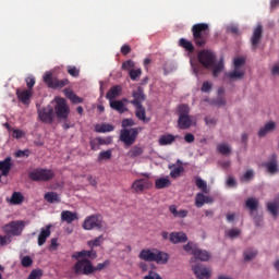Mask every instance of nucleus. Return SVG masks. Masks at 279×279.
I'll use <instances>...</instances> for the list:
<instances>
[{
	"instance_id": "nucleus-48",
	"label": "nucleus",
	"mask_w": 279,
	"mask_h": 279,
	"mask_svg": "<svg viewBox=\"0 0 279 279\" xmlns=\"http://www.w3.org/2000/svg\"><path fill=\"white\" fill-rule=\"evenodd\" d=\"M183 172H184V167L179 166L170 171V178H173V179L180 178V175H182Z\"/></svg>"
},
{
	"instance_id": "nucleus-15",
	"label": "nucleus",
	"mask_w": 279,
	"mask_h": 279,
	"mask_svg": "<svg viewBox=\"0 0 279 279\" xmlns=\"http://www.w3.org/2000/svg\"><path fill=\"white\" fill-rule=\"evenodd\" d=\"M260 40H263V25H257L251 37V49L252 51H256L258 49V45H260Z\"/></svg>"
},
{
	"instance_id": "nucleus-7",
	"label": "nucleus",
	"mask_w": 279,
	"mask_h": 279,
	"mask_svg": "<svg viewBox=\"0 0 279 279\" xmlns=\"http://www.w3.org/2000/svg\"><path fill=\"white\" fill-rule=\"evenodd\" d=\"M183 250L189 254H193L196 260H202V262L210 260V253L197 247V244L193 242H189L187 244L183 245Z\"/></svg>"
},
{
	"instance_id": "nucleus-16",
	"label": "nucleus",
	"mask_w": 279,
	"mask_h": 279,
	"mask_svg": "<svg viewBox=\"0 0 279 279\" xmlns=\"http://www.w3.org/2000/svg\"><path fill=\"white\" fill-rule=\"evenodd\" d=\"M38 117L43 123H48V125H51V123H53V107L48 106L41 110H38Z\"/></svg>"
},
{
	"instance_id": "nucleus-58",
	"label": "nucleus",
	"mask_w": 279,
	"mask_h": 279,
	"mask_svg": "<svg viewBox=\"0 0 279 279\" xmlns=\"http://www.w3.org/2000/svg\"><path fill=\"white\" fill-rule=\"evenodd\" d=\"M96 141H98V145H110V143H112V137H96Z\"/></svg>"
},
{
	"instance_id": "nucleus-36",
	"label": "nucleus",
	"mask_w": 279,
	"mask_h": 279,
	"mask_svg": "<svg viewBox=\"0 0 279 279\" xmlns=\"http://www.w3.org/2000/svg\"><path fill=\"white\" fill-rule=\"evenodd\" d=\"M10 202L14 206H19L20 204H23V202H25V196H23L21 192H13Z\"/></svg>"
},
{
	"instance_id": "nucleus-14",
	"label": "nucleus",
	"mask_w": 279,
	"mask_h": 279,
	"mask_svg": "<svg viewBox=\"0 0 279 279\" xmlns=\"http://www.w3.org/2000/svg\"><path fill=\"white\" fill-rule=\"evenodd\" d=\"M154 186V183L149 179H137L132 183V189L135 193H143Z\"/></svg>"
},
{
	"instance_id": "nucleus-63",
	"label": "nucleus",
	"mask_w": 279,
	"mask_h": 279,
	"mask_svg": "<svg viewBox=\"0 0 279 279\" xmlns=\"http://www.w3.org/2000/svg\"><path fill=\"white\" fill-rule=\"evenodd\" d=\"M185 143H195V135L193 133H186L184 135Z\"/></svg>"
},
{
	"instance_id": "nucleus-9",
	"label": "nucleus",
	"mask_w": 279,
	"mask_h": 279,
	"mask_svg": "<svg viewBox=\"0 0 279 279\" xmlns=\"http://www.w3.org/2000/svg\"><path fill=\"white\" fill-rule=\"evenodd\" d=\"M245 65V59L244 58H235L233 61L234 70L232 72L226 73V77H229V80H243L245 76V70L243 66Z\"/></svg>"
},
{
	"instance_id": "nucleus-20",
	"label": "nucleus",
	"mask_w": 279,
	"mask_h": 279,
	"mask_svg": "<svg viewBox=\"0 0 279 279\" xmlns=\"http://www.w3.org/2000/svg\"><path fill=\"white\" fill-rule=\"evenodd\" d=\"M33 92L31 89H16V96L20 101L24 104V106H29V100L32 99Z\"/></svg>"
},
{
	"instance_id": "nucleus-33",
	"label": "nucleus",
	"mask_w": 279,
	"mask_h": 279,
	"mask_svg": "<svg viewBox=\"0 0 279 279\" xmlns=\"http://www.w3.org/2000/svg\"><path fill=\"white\" fill-rule=\"evenodd\" d=\"M276 130V122H268L264 128L259 129L258 136L263 138V136H267L269 132H274Z\"/></svg>"
},
{
	"instance_id": "nucleus-57",
	"label": "nucleus",
	"mask_w": 279,
	"mask_h": 279,
	"mask_svg": "<svg viewBox=\"0 0 279 279\" xmlns=\"http://www.w3.org/2000/svg\"><path fill=\"white\" fill-rule=\"evenodd\" d=\"M26 82V86L28 88V90H32L34 88V86L36 85V78L29 76L25 80Z\"/></svg>"
},
{
	"instance_id": "nucleus-43",
	"label": "nucleus",
	"mask_w": 279,
	"mask_h": 279,
	"mask_svg": "<svg viewBox=\"0 0 279 279\" xmlns=\"http://www.w3.org/2000/svg\"><path fill=\"white\" fill-rule=\"evenodd\" d=\"M141 75H143V70L141 68L129 71V77L132 82H136Z\"/></svg>"
},
{
	"instance_id": "nucleus-10",
	"label": "nucleus",
	"mask_w": 279,
	"mask_h": 279,
	"mask_svg": "<svg viewBox=\"0 0 279 279\" xmlns=\"http://www.w3.org/2000/svg\"><path fill=\"white\" fill-rule=\"evenodd\" d=\"M198 62L204 66V69H213L215 62H217V56L210 50H201L198 52Z\"/></svg>"
},
{
	"instance_id": "nucleus-53",
	"label": "nucleus",
	"mask_w": 279,
	"mask_h": 279,
	"mask_svg": "<svg viewBox=\"0 0 279 279\" xmlns=\"http://www.w3.org/2000/svg\"><path fill=\"white\" fill-rule=\"evenodd\" d=\"M192 69L195 75H204V68L199 64H192Z\"/></svg>"
},
{
	"instance_id": "nucleus-1",
	"label": "nucleus",
	"mask_w": 279,
	"mask_h": 279,
	"mask_svg": "<svg viewBox=\"0 0 279 279\" xmlns=\"http://www.w3.org/2000/svg\"><path fill=\"white\" fill-rule=\"evenodd\" d=\"M110 265V260L106 259L102 263H98L96 266L93 265V262L86 257L78 259L75 264H74V274L76 276H80L81 274L83 276H93V274H95V271H104V269L106 267H109Z\"/></svg>"
},
{
	"instance_id": "nucleus-51",
	"label": "nucleus",
	"mask_w": 279,
	"mask_h": 279,
	"mask_svg": "<svg viewBox=\"0 0 279 279\" xmlns=\"http://www.w3.org/2000/svg\"><path fill=\"white\" fill-rule=\"evenodd\" d=\"M202 93H208L209 90H213V83L205 81L201 87Z\"/></svg>"
},
{
	"instance_id": "nucleus-22",
	"label": "nucleus",
	"mask_w": 279,
	"mask_h": 279,
	"mask_svg": "<svg viewBox=\"0 0 279 279\" xmlns=\"http://www.w3.org/2000/svg\"><path fill=\"white\" fill-rule=\"evenodd\" d=\"M155 255L156 248H144L140 252L138 258H141V260H145L146 263H154Z\"/></svg>"
},
{
	"instance_id": "nucleus-27",
	"label": "nucleus",
	"mask_w": 279,
	"mask_h": 279,
	"mask_svg": "<svg viewBox=\"0 0 279 279\" xmlns=\"http://www.w3.org/2000/svg\"><path fill=\"white\" fill-rule=\"evenodd\" d=\"M169 239H170V242L174 244L186 243V241H189V238L184 232H172L170 233Z\"/></svg>"
},
{
	"instance_id": "nucleus-41",
	"label": "nucleus",
	"mask_w": 279,
	"mask_h": 279,
	"mask_svg": "<svg viewBox=\"0 0 279 279\" xmlns=\"http://www.w3.org/2000/svg\"><path fill=\"white\" fill-rule=\"evenodd\" d=\"M211 69H213V75L215 77H219V73H221V71H223V59H220L218 63L216 61L215 65L211 66Z\"/></svg>"
},
{
	"instance_id": "nucleus-13",
	"label": "nucleus",
	"mask_w": 279,
	"mask_h": 279,
	"mask_svg": "<svg viewBox=\"0 0 279 279\" xmlns=\"http://www.w3.org/2000/svg\"><path fill=\"white\" fill-rule=\"evenodd\" d=\"M44 82L47 84L48 88H64V86H69V78L58 80L53 77L51 72H47L44 75Z\"/></svg>"
},
{
	"instance_id": "nucleus-30",
	"label": "nucleus",
	"mask_w": 279,
	"mask_h": 279,
	"mask_svg": "<svg viewBox=\"0 0 279 279\" xmlns=\"http://www.w3.org/2000/svg\"><path fill=\"white\" fill-rule=\"evenodd\" d=\"M95 132L106 134V132H114V125L110 123H100L95 125Z\"/></svg>"
},
{
	"instance_id": "nucleus-42",
	"label": "nucleus",
	"mask_w": 279,
	"mask_h": 279,
	"mask_svg": "<svg viewBox=\"0 0 279 279\" xmlns=\"http://www.w3.org/2000/svg\"><path fill=\"white\" fill-rule=\"evenodd\" d=\"M267 210L274 219H278V203H267Z\"/></svg>"
},
{
	"instance_id": "nucleus-28",
	"label": "nucleus",
	"mask_w": 279,
	"mask_h": 279,
	"mask_svg": "<svg viewBox=\"0 0 279 279\" xmlns=\"http://www.w3.org/2000/svg\"><path fill=\"white\" fill-rule=\"evenodd\" d=\"M63 93L72 104H84V98L77 96L73 90L65 88Z\"/></svg>"
},
{
	"instance_id": "nucleus-11",
	"label": "nucleus",
	"mask_w": 279,
	"mask_h": 279,
	"mask_svg": "<svg viewBox=\"0 0 279 279\" xmlns=\"http://www.w3.org/2000/svg\"><path fill=\"white\" fill-rule=\"evenodd\" d=\"M24 229L25 221L23 220L11 221L3 227L5 234H9V236H21V234H23Z\"/></svg>"
},
{
	"instance_id": "nucleus-12",
	"label": "nucleus",
	"mask_w": 279,
	"mask_h": 279,
	"mask_svg": "<svg viewBox=\"0 0 279 279\" xmlns=\"http://www.w3.org/2000/svg\"><path fill=\"white\" fill-rule=\"evenodd\" d=\"M101 230L104 228V217L101 215H92L83 222V230Z\"/></svg>"
},
{
	"instance_id": "nucleus-61",
	"label": "nucleus",
	"mask_w": 279,
	"mask_h": 279,
	"mask_svg": "<svg viewBox=\"0 0 279 279\" xmlns=\"http://www.w3.org/2000/svg\"><path fill=\"white\" fill-rule=\"evenodd\" d=\"M215 106H218V108H221V106H226V98L218 96L217 99L214 101Z\"/></svg>"
},
{
	"instance_id": "nucleus-52",
	"label": "nucleus",
	"mask_w": 279,
	"mask_h": 279,
	"mask_svg": "<svg viewBox=\"0 0 279 279\" xmlns=\"http://www.w3.org/2000/svg\"><path fill=\"white\" fill-rule=\"evenodd\" d=\"M195 183H196L197 189H202V191H206V189L208 186L206 181H203L202 178H197Z\"/></svg>"
},
{
	"instance_id": "nucleus-45",
	"label": "nucleus",
	"mask_w": 279,
	"mask_h": 279,
	"mask_svg": "<svg viewBox=\"0 0 279 279\" xmlns=\"http://www.w3.org/2000/svg\"><path fill=\"white\" fill-rule=\"evenodd\" d=\"M135 66H136V64L134 63V61L132 59H129L122 63V71L130 72V71L134 70Z\"/></svg>"
},
{
	"instance_id": "nucleus-29",
	"label": "nucleus",
	"mask_w": 279,
	"mask_h": 279,
	"mask_svg": "<svg viewBox=\"0 0 279 279\" xmlns=\"http://www.w3.org/2000/svg\"><path fill=\"white\" fill-rule=\"evenodd\" d=\"M109 106L112 110H116L120 114H123V112H128V107H125V104H123V101L121 100H111Z\"/></svg>"
},
{
	"instance_id": "nucleus-6",
	"label": "nucleus",
	"mask_w": 279,
	"mask_h": 279,
	"mask_svg": "<svg viewBox=\"0 0 279 279\" xmlns=\"http://www.w3.org/2000/svg\"><path fill=\"white\" fill-rule=\"evenodd\" d=\"M143 131L142 128L122 129L120 131V141L124 143L126 147L134 145L136 138H138V133Z\"/></svg>"
},
{
	"instance_id": "nucleus-60",
	"label": "nucleus",
	"mask_w": 279,
	"mask_h": 279,
	"mask_svg": "<svg viewBox=\"0 0 279 279\" xmlns=\"http://www.w3.org/2000/svg\"><path fill=\"white\" fill-rule=\"evenodd\" d=\"M135 125L133 119H124L122 120V128H133Z\"/></svg>"
},
{
	"instance_id": "nucleus-39",
	"label": "nucleus",
	"mask_w": 279,
	"mask_h": 279,
	"mask_svg": "<svg viewBox=\"0 0 279 279\" xmlns=\"http://www.w3.org/2000/svg\"><path fill=\"white\" fill-rule=\"evenodd\" d=\"M143 147L134 146L129 150L128 156L129 158H137V156H143Z\"/></svg>"
},
{
	"instance_id": "nucleus-64",
	"label": "nucleus",
	"mask_w": 279,
	"mask_h": 279,
	"mask_svg": "<svg viewBox=\"0 0 279 279\" xmlns=\"http://www.w3.org/2000/svg\"><path fill=\"white\" fill-rule=\"evenodd\" d=\"M270 71H271V75L278 76L279 75V64H274Z\"/></svg>"
},
{
	"instance_id": "nucleus-24",
	"label": "nucleus",
	"mask_w": 279,
	"mask_h": 279,
	"mask_svg": "<svg viewBox=\"0 0 279 279\" xmlns=\"http://www.w3.org/2000/svg\"><path fill=\"white\" fill-rule=\"evenodd\" d=\"M73 258L76 260L80 258H90V260H95V258H97V251L93 248L90 251L83 250L81 252L74 253Z\"/></svg>"
},
{
	"instance_id": "nucleus-25",
	"label": "nucleus",
	"mask_w": 279,
	"mask_h": 279,
	"mask_svg": "<svg viewBox=\"0 0 279 279\" xmlns=\"http://www.w3.org/2000/svg\"><path fill=\"white\" fill-rule=\"evenodd\" d=\"M122 92L123 87H121V85H114L107 92L106 99H108L109 101H114L117 97L121 96Z\"/></svg>"
},
{
	"instance_id": "nucleus-54",
	"label": "nucleus",
	"mask_w": 279,
	"mask_h": 279,
	"mask_svg": "<svg viewBox=\"0 0 279 279\" xmlns=\"http://www.w3.org/2000/svg\"><path fill=\"white\" fill-rule=\"evenodd\" d=\"M228 238L229 239H236V236H239V234H241V230L239 229H230L228 232Z\"/></svg>"
},
{
	"instance_id": "nucleus-44",
	"label": "nucleus",
	"mask_w": 279,
	"mask_h": 279,
	"mask_svg": "<svg viewBox=\"0 0 279 279\" xmlns=\"http://www.w3.org/2000/svg\"><path fill=\"white\" fill-rule=\"evenodd\" d=\"M101 243H104V235H99L94 240L87 242V245L93 250L94 247H100Z\"/></svg>"
},
{
	"instance_id": "nucleus-23",
	"label": "nucleus",
	"mask_w": 279,
	"mask_h": 279,
	"mask_svg": "<svg viewBox=\"0 0 279 279\" xmlns=\"http://www.w3.org/2000/svg\"><path fill=\"white\" fill-rule=\"evenodd\" d=\"M153 263H157V265H167L169 263V254L159 250H155V257Z\"/></svg>"
},
{
	"instance_id": "nucleus-17",
	"label": "nucleus",
	"mask_w": 279,
	"mask_h": 279,
	"mask_svg": "<svg viewBox=\"0 0 279 279\" xmlns=\"http://www.w3.org/2000/svg\"><path fill=\"white\" fill-rule=\"evenodd\" d=\"M192 270L194 271L197 279L210 278V271L208 270V268L204 267V265H194L192 266Z\"/></svg>"
},
{
	"instance_id": "nucleus-3",
	"label": "nucleus",
	"mask_w": 279,
	"mask_h": 279,
	"mask_svg": "<svg viewBox=\"0 0 279 279\" xmlns=\"http://www.w3.org/2000/svg\"><path fill=\"white\" fill-rule=\"evenodd\" d=\"M191 32L195 47L204 49L210 38V26L206 23H197L192 26Z\"/></svg>"
},
{
	"instance_id": "nucleus-59",
	"label": "nucleus",
	"mask_w": 279,
	"mask_h": 279,
	"mask_svg": "<svg viewBox=\"0 0 279 279\" xmlns=\"http://www.w3.org/2000/svg\"><path fill=\"white\" fill-rule=\"evenodd\" d=\"M89 146L93 151L99 150V142L97 141V138L92 140L89 142Z\"/></svg>"
},
{
	"instance_id": "nucleus-38",
	"label": "nucleus",
	"mask_w": 279,
	"mask_h": 279,
	"mask_svg": "<svg viewBox=\"0 0 279 279\" xmlns=\"http://www.w3.org/2000/svg\"><path fill=\"white\" fill-rule=\"evenodd\" d=\"M217 151L222 156H230V154H232V148L228 144H218Z\"/></svg>"
},
{
	"instance_id": "nucleus-4",
	"label": "nucleus",
	"mask_w": 279,
	"mask_h": 279,
	"mask_svg": "<svg viewBox=\"0 0 279 279\" xmlns=\"http://www.w3.org/2000/svg\"><path fill=\"white\" fill-rule=\"evenodd\" d=\"M191 108H189V105L182 104L179 106L178 109V128L179 130H189V128H192L193 125V120L191 119L190 116Z\"/></svg>"
},
{
	"instance_id": "nucleus-50",
	"label": "nucleus",
	"mask_w": 279,
	"mask_h": 279,
	"mask_svg": "<svg viewBox=\"0 0 279 279\" xmlns=\"http://www.w3.org/2000/svg\"><path fill=\"white\" fill-rule=\"evenodd\" d=\"M22 267H32L34 265V259L31 256H24L21 260Z\"/></svg>"
},
{
	"instance_id": "nucleus-5",
	"label": "nucleus",
	"mask_w": 279,
	"mask_h": 279,
	"mask_svg": "<svg viewBox=\"0 0 279 279\" xmlns=\"http://www.w3.org/2000/svg\"><path fill=\"white\" fill-rule=\"evenodd\" d=\"M28 178L33 182H51L56 178V172L51 169L37 168L28 173Z\"/></svg>"
},
{
	"instance_id": "nucleus-8",
	"label": "nucleus",
	"mask_w": 279,
	"mask_h": 279,
	"mask_svg": "<svg viewBox=\"0 0 279 279\" xmlns=\"http://www.w3.org/2000/svg\"><path fill=\"white\" fill-rule=\"evenodd\" d=\"M54 101V112L57 119H59V121H66V119H69V114H71V108L66 104V99L57 97Z\"/></svg>"
},
{
	"instance_id": "nucleus-26",
	"label": "nucleus",
	"mask_w": 279,
	"mask_h": 279,
	"mask_svg": "<svg viewBox=\"0 0 279 279\" xmlns=\"http://www.w3.org/2000/svg\"><path fill=\"white\" fill-rule=\"evenodd\" d=\"M80 217L77 216V213H73L71 210H63L61 211V221L65 223H73V221H77Z\"/></svg>"
},
{
	"instance_id": "nucleus-35",
	"label": "nucleus",
	"mask_w": 279,
	"mask_h": 279,
	"mask_svg": "<svg viewBox=\"0 0 279 279\" xmlns=\"http://www.w3.org/2000/svg\"><path fill=\"white\" fill-rule=\"evenodd\" d=\"M172 143H175V135L165 134L159 137V145L161 146L172 145Z\"/></svg>"
},
{
	"instance_id": "nucleus-18",
	"label": "nucleus",
	"mask_w": 279,
	"mask_h": 279,
	"mask_svg": "<svg viewBox=\"0 0 279 279\" xmlns=\"http://www.w3.org/2000/svg\"><path fill=\"white\" fill-rule=\"evenodd\" d=\"M12 167H14L12 163V157H7L4 160L0 161V173L4 178H8V175H10V171H12Z\"/></svg>"
},
{
	"instance_id": "nucleus-34",
	"label": "nucleus",
	"mask_w": 279,
	"mask_h": 279,
	"mask_svg": "<svg viewBox=\"0 0 279 279\" xmlns=\"http://www.w3.org/2000/svg\"><path fill=\"white\" fill-rule=\"evenodd\" d=\"M179 47H182V49H185V51H189V53H193V51H195V46L193 45V41L186 38L179 39Z\"/></svg>"
},
{
	"instance_id": "nucleus-49",
	"label": "nucleus",
	"mask_w": 279,
	"mask_h": 279,
	"mask_svg": "<svg viewBox=\"0 0 279 279\" xmlns=\"http://www.w3.org/2000/svg\"><path fill=\"white\" fill-rule=\"evenodd\" d=\"M66 71L72 77H80V69L75 65H68Z\"/></svg>"
},
{
	"instance_id": "nucleus-47",
	"label": "nucleus",
	"mask_w": 279,
	"mask_h": 279,
	"mask_svg": "<svg viewBox=\"0 0 279 279\" xmlns=\"http://www.w3.org/2000/svg\"><path fill=\"white\" fill-rule=\"evenodd\" d=\"M110 158H112V150H104L98 155L99 162H101V160H110Z\"/></svg>"
},
{
	"instance_id": "nucleus-19",
	"label": "nucleus",
	"mask_w": 279,
	"mask_h": 279,
	"mask_svg": "<svg viewBox=\"0 0 279 279\" xmlns=\"http://www.w3.org/2000/svg\"><path fill=\"white\" fill-rule=\"evenodd\" d=\"M51 236V225L46 226L45 228H41L40 233L37 239V243L39 247H43L45 243H47V239Z\"/></svg>"
},
{
	"instance_id": "nucleus-56",
	"label": "nucleus",
	"mask_w": 279,
	"mask_h": 279,
	"mask_svg": "<svg viewBox=\"0 0 279 279\" xmlns=\"http://www.w3.org/2000/svg\"><path fill=\"white\" fill-rule=\"evenodd\" d=\"M15 157H16V158H29V149L17 150V151L15 153Z\"/></svg>"
},
{
	"instance_id": "nucleus-37",
	"label": "nucleus",
	"mask_w": 279,
	"mask_h": 279,
	"mask_svg": "<svg viewBox=\"0 0 279 279\" xmlns=\"http://www.w3.org/2000/svg\"><path fill=\"white\" fill-rule=\"evenodd\" d=\"M245 206L251 210V213H256V210H258V199L251 197L246 199Z\"/></svg>"
},
{
	"instance_id": "nucleus-46",
	"label": "nucleus",
	"mask_w": 279,
	"mask_h": 279,
	"mask_svg": "<svg viewBox=\"0 0 279 279\" xmlns=\"http://www.w3.org/2000/svg\"><path fill=\"white\" fill-rule=\"evenodd\" d=\"M258 254V251L256 250H247L244 252V259L245 260H254Z\"/></svg>"
},
{
	"instance_id": "nucleus-40",
	"label": "nucleus",
	"mask_w": 279,
	"mask_h": 279,
	"mask_svg": "<svg viewBox=\"0 0 279 279\" xmlns=\"http://www.w3.org/2000/svg\"><path fill=\"white\" fill-rule=\"evenodd\" d=\"M206 203H208V197H206V195L202 193L196 194V197H195L196 208H202V206H204V204Z\"/></svg>"
},
{
	"instance_id": "nucleus-62",
	"label": "nucleus",
	"mask_w": 279,
	"mask_h": 279,
	"mask_svg": "<svg viewBox=\"0 0 279 279\" xmlns=\"http://www.w3.org/2000/svg\"><path fill=\"white\" fill-rule=\"evenodd\" d=\"M13 138H23V136H25V133L19 129L13 130V134H12Z\"/></svg>"
},
{
	"instance_id": "nucleus-31",
	"label": "nucleus",
	"mask_w": 279,
	"mask_h": 279,
	"mask_svg": "<svg viewBox=\"0 0 279 279\" xmlns=\"http://www.w3.org/2000/svg\"><path fill=\"white\" fill-rule=\"evenodd\" d=\"M44 199L48 202V204H60V202H62L57 192H47L44 195Z\"/></svg>"
},
{
	"instance_id": "nucleus-55",
	"label": "nucleus",
	"mask_w": 279,
	"mask_h": 279,
	"mask_svg": "<svg viewBox=\"0 0 279 279\" xmlns=\"http://www.w3.org/2000/svg\"><path fill=\"white\" fill-rule=\"evenodd\" d=\"M144 279H162V277L158 272L150 270L148 271V275L144 277Z\"/></svg>"
},
{
	"instance_id": "nucleus-21",
	"label": "nucleus",
	"mask_w": 279,
	"mask_h": 279,
	"mask_svg": "<svg viewBox=\"0 0 279 279\" xmlns=\"http://www.w3.org/2000/svg\"><path fill=\"white\" fill-rule=\"evenodd\" d=\"M271 175L278 173V156L272 154L270 160L264 165Z\"/></svg>"
},
{
	"instance_id": "nucleus-2",
	"label": "nucleus",
	"mask_w": 279,
	"mask_h": 279,
	"mask_svg": "<svg viewBox=\"0 0 279 279\" xmlns=\"http://www.w3.org/2000/svg\"><path fill=\"white\" fill-rule=\"evenodd\" d=\"M132 98L133 99L130 101V104L135 108V117L140 121H143V123H149V119L146 116L145 107H143V101L147 99L143 87H137L135 90H133Z\"/></svg>"
},
{
	"instance_id": "nucleus-32",
	"label": "nucleus",
	"mask_w": 279,
	"mask_h": 279,
	"mask_svg": "<svg viewBox=\"0 0 279 279\" xmlns=\"http://www.w3.org/2000/svg\"><path fill=\"white\" fill-rule=\"evenodd\" d=\"M169 186H171V180H169V178L162 177L155 181V189L158 191L162 189H169Z\"/></svg>"
}]
</instances>
